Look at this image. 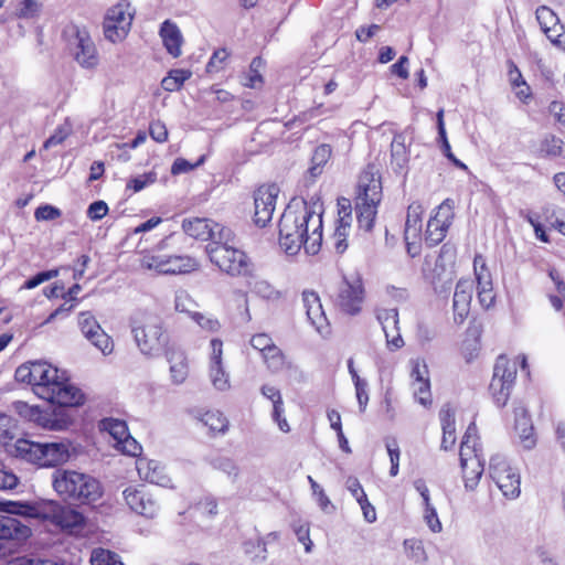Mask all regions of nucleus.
Segmentation results:
<instances>
[{
  "instance_id": "nucleus-1",
  "label": "nucleus",
  "mask_w": 565,
  "mask_h": 565,
  "mask_svg": "<svg viewBox=\"0 0 565 565\" xmlns=\"http://www.w3.org/2000/svg\"><path fill=\"white\" fill-rule=\"evenodd\" d=\"M302 206H288L279 221V246L288 255H297L301 248L316 255L322 244V203L316 179H303L300 185Z\"/></svg>"
},
{
  "instance_id": "nucleus-2",
  "label": "nucleus",
  "mask_w": 565,
  "mask_h": 565,
  "mask_svg": "<svg viewBox=\"0 0 565 565\" xmlns=\"http://www.w3.org/2000/svg\"><path fill=\"white\" fill-rule=\"evenodd\" d=\"M52 486L64 500L84 504L96 502L103 495V487L95 477L76 470L56 469Z\"/></svg>"
},
{
  "instance_id": "nucleus-3",
  "label": "nucleus",
  "mask_w": 565,
  "mask_h": 565,
  "mask_svg": "<svg viewBox=\"0 0 565 565\" xmlns=\"http://www.w3.org/2000/svg\"><path fill=\"white\" fill-rule=\"evenodd\" d=\"M131 333L143 355L158 356L169 342L162 319L150 312H138L131 318Z\"/></svg>"
},
{
  "instance_id": "nucleus-4",
  "label": "nucleus",
  "mask_w": 565,
  "mask_h": 565,
  "mask_svg": "<svg viewBox=\"0 0 565 565\" xmlns=\"http://www.w3.org/2000/svg\"><path fill=\"white\" fill-rule=\"evenodd\" d=\"M15 457L40 467H55L71 457L70 445L64 441L36 443L18 439L14 445Z\"/></svg>"
},
{
  "instance_id": "nucleus-5",
  "label": "nucleus",
  "mask_w": 565,
  "mask_h": 565,
  "mask_svg": "<svg viewBox=\"0 0 565 565\" xmlns=\"http://www.w3.org/2000/svg\"><path fill=\"white\" fill-rule=\"evenodd\" d=\"M477 431L475 423L467 427L459 452L465 488L469 491L478 487L484 471V458Z\"/></svg>"
},
{
  "instance_id": "nucleus-6",
  "label": "nucleus",
  "mask_w": 565,
  "mask_h": 565,
  "mask_svg": "<svg viewBox=\"0 0 565 565\" xmlns=\"http://www.w3.org/2000/svg\"><path fill=\"white\" fill-rule=\"evenodd\" d=\"M382 179H366L359 184L355 198V213L359 228L371 232L377 215V206L383 198Z\"/></svg>"
},
{
  "instance_id": "nucleus-7",
  "label": "nucleus",
  "mask_w": 565,
  "mask_h": 565,
  "mask_svg": "<svg viewBox=\"0 0 565 565\" xmlns=\"http://www.w3.org/2000/svg\"><path fill=\"white\" fill-rule=\"evenodd\" d=\"M63 36L66 41L67 52L81 67L94 70L98 65L97 49L85 28L70 24L64 29Z\"/></svg>"
},
{
  "instance_id": "nucleus-8",
  "label": "nucleus",
  "mask_w": 565,
  "mask_h": 565,
  "mask_svg": "<svg viewBox=\"0 0 565 565\" xmlns=\"http://www.w3.org/2000/svg\"><path fill=\"white\" fill-rule=\"evenodd\" d=\"M210 260L231 276H246L252 270L247 255L236 247L206 245Z\"/></svg>"
},
{
  "instance_id": "nucleus-9",
  "label": "nucleus",
  "mask_w": 565,
  "mask_h": 565,
  "mask_svg": "<svg viewBox=\"0 0 565 565\" xmlns=\"http://www.w3.org/2000/svg\"><path fill=\"white\" fill-rule=\"evenodd\" d=\"M489 476L507 499H516L521 493L520 473L502 455H493L489 462Z\"/></svg>"
},
{
  "instance_id": "nucleus-10",
  "label": "nucleus",
  "mask_w": 565,
  "mask_h": 565,
  "mask_svg": "<svg viewBox=\"0 0 565 565\" xmlns=\"http://www.w3.org/2000/svg\"><path fill=\"white\" fill-rule=\"evenodd\" d=\"M516 377V362L500 355L493 369V376L489 386L494 403L499 407L507 405Z\"/></svg>"
},
{
  "instance_id": "nucleus-11",
  "label": "nucleus",
  "mask_w": 565,
  "mask_h": 565,
  "mask_svg": "<svg viewBox=\"0 0 565 565\" xmlns=\"http://www.w3.org/2000/svg\"><path fill=\"white\" fill-rule=\"evenodd\" d=\"M141 266L163 275L186 274L195 270L198 262L185 255H168L160 252L147 254L141 259Z\"/></svg>"
},
{
  "instance_id": "nucleus-12",
  "label": "nucleus",
  "mask_w": 565,
  "mask_h": 565,
  "mask_svg": "<svg viewBox=\"0 0 565 565\" xmlns=\"http://www.w3.org/2000/svg\"><path fill=\"white\" fill-rule=\"evenodd\" d=\"M364 287L359 275L344 277L334 295V306L343 313L355 316L362 309Z\"/></svg>"
},
{
  "instance_id": "nucleus-13",
  "label": "nucleus",
  "mask_w": 565,
  "mask_h": 565,
  "mask_svg": "<svg viewBox=\"0 0 565 565\" xmlns=\"http://www.w3.org/2000/svg\"><path fill=\"white\" fill-rule=\"evenodd\" d=\"M10 514H0V555H2V541H23L31 535V529L12 514L26 516L32 508L28 504L10 503Z\"/></svg>"
},
{
  "instance_id": "nucleus-14",
  "label": "nucleus",
  "mask_w": 565,
  "mask_h": 565,
  "mask_svg": "<svg viewBox=\"0 0 565 565\" xmlns=\"http://www.w3.org/2000/svg\"><path fill=\"white\" fill-rule=\"evenodd\" d=\"M132 19L134 13L127 2H119L109 8L103 23L105 38L113 43L125 39L131 28Z\"/></svg>"
},
{
  "instance_id": "nucleus-15",
  "label": "nucleus",
  "mask_w": 565,
  "mask_h": 565,
  "mask_svg": "<svg viewBox=\"0 0 565 565\" xmlns=\"http://www.w3.org/2000/svg\"><path fill=\"white\" fill-rule=\"evenodd\" d=\"M455 205L452 199L444 200L428 220L425 232V242L428 246H436L446 237L455 216Z\"/></svg>"
},
{
  "instance_id": "nucleus-16",
  "label": "nucleus",
  "mask_w": 565,
  "mask_h": 565,
  "mask_svg": "<svg viewBox=\"0 0 565 565\" xmlns=\"http://www.w3.org/2000/svg\"><path fill=\"white\" fill-rule=\"evenodd\" d=\"M280 189L276 183H265L254 192V224L260 228L267 226L273 218Z\"/></svg>"
},
{
  "instance_id": "nucleus-17",
  "label": "nucleus",
  "mask_w": 565,
  "mask_h": 565,
  "mask_svg": "<svg viewBox=\"0 0 565 565\" xmlns=\"http://www.w3.org/2000/svg\"><path fill=\"white\" fill-rule=\"evenodd\" d=\"M43 519L64 531H76L85 524V516L76 509L50 501L42 509Z\"/></svg>"
},
{
  "instance_id": "nucleus-18",
  "label": "nucleus",
  "mask_w": 565,
  "mask_h": 565,
  "mask_svg": "<svg viewBox=\"0 0 565 565\" xmlns=\"http://www.w3.org/2000/svg\"><path fill=\"white\" fill-rule=\"evenodd\" d=\"M44 393V399L52 404H56L63 407H75L84 404V393L72 384L63 375L58 379V382L53 384V387L42 388Z\"/></svg>"
},
{
  "instance_id": "nucleus-19",
  "label": "nucleus",
  "mask_w": 565,
  "mask_h": 565,
  "mask_svg": "<svg viewBox=\"0 0 565 565\" xmlns=\"http://www.w3.org/2000/svg\"><path fill=\"white\" fill-rule=\"evenodd\" d=\"M78 326L83 335L104 355H108L114 351L113 339L102 329L96 318L89 311L78 315Z\"/></svg>"
},
{
  "instance_id": "nucleus-20",
  "label": "nucleus",
  "mask_w": 565,
  "mask_h": 565,
  "mask_svg": "<svg viewBox=\"0 0 565 565\" xmlns=\"http://www.w3.org/2000/svg\"><path fill=\"white\" fill-rule=\"evenodd\" d=\"M122 497L132 512L145 518H154L159 511L157 501L143 489L128 487L122 491Z\"/></svg>"
},
{
  "instance_id": "nucleus-21",
  "label": "nucleus",
  "mask_w": 565,
  "mask_h": 565,
  "mask_svg": "<svg viewBox=\"0 0 565 565\" xmlns=\"http://www.w3.org/2000/svg\"><path fill=\"white\" fill-rule=\"evenodd\" d=\"M376 318L385 334L387 348L392 351L401 349L404 345V340L399 332L397 309H380Z\"/></svg>"
},
{
  "instance_id": "nucleus-22",
  "label": "nucleus",
  "mask_w": 565,
  "mask_h": 565,
  "mask_svg": "<svg viewBox=\"0 0 565 565\" xmlns=\"http://www.w3.org/2000/svg\"><path fill=\"white\" fill-rule=\"evenodd\" d=\"M303 308L306 309L308 321L321 335L329 333V323L323 311L320 298L317 292L305 290L302 292Z\"/></svg>"
},
{
  "instance_id": "nucleus-23",
  "label": "nucleus",
  "mask_w": 565,
  "mask_h": 565,
  "mask_svg": "<svg viewBox=\"0 0 565 565\" xmlns=\"http://www.w3.org/2000/svg\"><path fill=\"white\" fill-rule=\"evenodd\" d=\"M473 282L469 279H460L455 289L452 308L454 318L458 323H462L470 311L472 300Z\"/></svg>"
},
{
  "instance_id": "nucleus-24",
  "label": "nucleus",
  "mask_w": 565,
  "mask_h": 565,
  "mask_svg": "<svg viewBox=\"0 0 565 565\" xmlns=\"http://www.w3.org/2000/svg\"><path fill=\"white\" fill-rule=\"evenodd\" d=\"M62 375L58 370L46 362H33V390L36 395L44 399L42 388H52Z\"/></svg>"
},
{
  "instance_id": "nucleus-25",
  "label": "nucleus",
  "mask_w": 565,
  "mask_h": 565,
  "mask_svg": "<svg viewBox=\"0 0 565 565\" xmlns=\"http://www.w3.org/2000/svg\"><path fill=\"white\" fill-rule=\"evenodd\" d=\"M137 471L141 479L150 483L160 487H169L171 483V479L166 473L164 467L156 460L138 459Z\"/></svg>"
},
{
  "instance_id": "nucleus-26",
  "label": "nucleus",
  "mask_w": 565,
  "mask_h": 565,
  "mask_svg": "<svg viewBox=\"0 0 565 565\" xmlns=\"http://www.w3.org/2000/svg\"><path fill=\"white\" fill-rule=\"evenodd\" d=\"M515 417V430L519 434L520 443L526 450H531L536 445V438L534 437V428L531 422L527 411L522 406L514 407Z\"/></svg>"
},
{
  "instance_id": "nucleus-27",
  "label": "nucleus",
  "mask_w": 565,
  "mask_h": 565,
  "mask_svg": "<svg viewBox=\"0 0 565 565\" xmlns=\"http://www.w3.org/2000/svg\"><path fill=\"white\" fill-rule=\"evenodd\" d=\"M163 46L172 57H179L182 54L183 36L178 25L169 20H166L160 28L159 32Z\"/></svg>"
},
{
  "instance_id": "nucleus-28",
  "label": "nucleus",
  "mask_w": 565,
  "mask_h": 565,
  "mask_svg": "<svg viewBox=\"0 0 565 565\" xmlns=\"http://www.w3.org/2000/svg\"><path fill=\"white\" fill-rule=\"evenodd\" d=\"M408 151L406 136L396 134L391 143V167L395 174H407Z\"/></svg>"
},
{
  "instance_id": "nucleus-29",
  "label": "nucleus",
  "mask_w": 565,
  "mask_h": 565,
  "mask_svg": "<svg viewBox=\"0 0 565 565\" xmlns=\"http://www.w3.org/2000/svg\"><path fill=\"white\" fill-rule=\"evenodd\" d=\"M167 360L170 364L172 383L177 385L184 383L189 375V364L185 353L181 350L168 351Z\"/></svg>"
},
{
  "instance_id": "nucleus-30",
  "label": "nucleus",
  "mask_w": 565,
  "mask_h": 565,
  "mask_svg": "<svg viewBox=\"0 0 565 565\" xmlns=\"http://www.w3.org/2000/svg\"><path fill=\"white\" fill-rule=\"evenodd\" d=\"M424 213V206L419 202H413L408 205L406 222H405V241L409 245V241L417 239L422 232V215Z\"/></svg>"
},
{
  "instance_id": "nucleus-31",
  "label": "nucleus",
  "mask_w": 565,
  "mask_h": 565,
  "mask_svg": "<svg viewBox=\"0 0 565 565\" xmlns=\"http://www.w3.org/2000/svg\"><path fill=\"white\" fill-rule=\"evenodd\" d=\"M213 222L204 217L185 218L182 222V230L195 239L210 241Z\"/></svg>"
},
{
  "instance_id": "nucleus-32",
  "label": "nucleus",
  "mask_w": 565,
  "mask_h": 565,
  "mask_svg": "<svg viewBox=\"0 0 565 565\" xmlns=\"http://www.w3.org/2000/svg\"><path fill=\"white\" fill-rule=\"evenodd\" d=\"M332 156V148L330 145L321 143L313 150L311 157V164L308 169L310 177H319L324 172V167L328 164Z\"/></svg>"
},
{
  "instance_id": "nucleus-33",
  "label": "nucleus",
  "mask_w": 565,
  "mask_h": 565,
  "mask_svg": "<svg viewBox=\"0 0 565 565\" xmlns=\"http://www.w3.org/2000/svg\"><path fill=\"white\" fill-rule=\"evenodd\" d=\"M473 270L477 280V294L483 291H493L492 276L481 255H476L473 259Z\"/></svg>"
},
{
  "instance_id": "nucleus-34",
  "label": "nucleus",
  "mask_w": 565,
  "mask_h": 565,
  "mask_svg": "<svg viewBox=\"0 0 565 565\" xmlns=\"http://www.w3.org/2000/svg\"><path fill=\"white\" fill-rule=\"evenodd\" d=\"M352 222H347L343 220L335 221V227L333 234L331 235V242L334 250L338 254H343L348 249V237L351 232Z\"/></svg>"
},
{
  "instance_id": "nucleus-35",
  "label": "nucleus",
  "mask_w": 565,
  "mask_h": 565,
  "mask_svg": "<svg viewBox=\"0 0 565 565\" xmlns=\"http://www.w3.org/2000/svg\"><path fill=\"white\" fill-rule=\"evenodd\" d=\"M210 241L209 245H222L224 247H235L237 243L232 228L215 222H213Z\"/></svg>"
},
{
  "instance_id": "nucleus-36",
  "label": "nucleus",
  "mask_w": 565,
  "mask_h": 565,
  "mask_svg": "<svg viewBox=\"0 0 565 565\" xmlns=\"http://www.w3.org/2000/svg\"><path fill=\"white\" fill-rule=\"evenodd\" d=\"M536 20L541 25L543 32L563 30V24L556 13L546 6H541L536 9Z\"/></svg>"
},
{
  "instance_id": "nucleus-37",
  "label": "nucleus",
  "mask_w": 565,
  "mask_h": 565,
  "mask_svg": "<svg viewBox=\"0 0 565 565\" xmlns=\"http://www.w3.org/2000/svg\"><path fill=\"white\" fill-rule=\"evenodd\" d=\"M100 429L108 431L114 438L116 444L122 440V438L129 437L128 427L125 420L117 418H104L100 420Z\"/></svg>"
},
{
  "instance_id": "nucleus-38",
  "label": "nucleus",
  "mask_w": 565,
  "mask_h": 565,
  "mask_svg": "<svg viewBox=\"0 0 565 565\" xmlns=\"http://www.w3.org/2000/svg\"><path fill=\"white\" fill-rule=\"evenodd\" d=\"M192 73L188 70H171L161 81V86L167 92L179 90L184 82L191 77Z\"/></svg>"
},
{
  "instance_id": "nucleus-39",
  "label": "nucleus",
  "mask_w": 565,
  "mask_h": 565,
  "mask_svg": "<svg viewBox=\"0 0 565 565\" xmlns=\"http://www.w3.org/2000/svg\"><path fill=\"white\" fill-rule=\"evenodd\" d=\"M200 422L212 433L224 434L228 427L226 417L220 412L207 411L201 415Z\"/></svg>"
},
{
  "instance_id": "nucleus-40",
  "label": "nucleus",
  "mask_w": 565,
  "mask_h": 565,
  "mask_svg": "<svg viewBox=\"0 0 565 565\" xmlns=\"http://www.w3.org/2000/svg\"><path fill=\"white\" fill-rule=\"evenodd\" d=\"M262 356L264 363L271 373H278L282 371L284 369L287 367V364L289 363L286 361L285 354L277 345L275 348H271L270 351L266 352Z\"/></svg>"
},
{
  "instance_id": "nucleus-41",
  "label": "nucleus",
  "mask_w": 565,
  "mask_h": 565,
  "mask_svg": "<svg viewBox=\"0 0 565 565\" xmlns=\"http://www.w3.org/2000/svg\"><path fill=\"white\" fill-rule=\"evenodd\" d=\"M407 557L416 564H423L427 561V554L423 542L417 539H407L403 543Z\"/></svg>"
},
{
  "instance_id": "nucleus-42",
  "label": "nucleus",
  "mask_w": 565,
  "mask_h": 565,
  "mask_svg": "<svg viewBox=\"0 0 565 565\" xmlns=\"http://www.w3.org/2000/svg\"><path fill=\"white\" fill-rule=\"evenodd\" d=\"M209 374L214 388L222 392L230 388V375L223 363L209 365Z\"/></svg>"
},
{
  "instance_id": "nucleus-43",
  "label": "nucleus",
  "mask_w": 565,
  "mask_h": 565,
  "mask_svg": "<svg viewBox=\"0 0 565 565\" xmlns=\"http://www.w3.org/2000/svg\"><path fill=\"white\" fill-rule=\"evenodd\" d=\"M90 563L92 565H125L116 553L102 547L93 550Z\"/></svg>"
},
{
  "instance_id": "nucleus-44",
  "label": "nucleus",
  "mask_w": 565,
  "mask_h": 565,
  "mask_svg": "<svg viewBox=\"0 0 565 565\" xmlns=\"http://www.w3.org/2000/svg\"><path fill=\"white\" fill-rule=\"evenodd\" d=\"M252 292L257 295L258 297L276 301L281 297V292L276 289L271 284H269L267 280H256L252 286Z\"/></svg>"
},
{
  "instance_id": "nucleus-45",
  "label": "nucleus",
  "mask_w": 565,
  "mask_h": 565,
  "mask_svg": "<svg viewBox=\"0 0 565 565\" xmlns=\"http://www.w3.org/2000/svg\"><path fill=\"white\" fill-rule=\"evenodd\" d=\"M191 319L205 332L215 333L221 329L220 321L211 315L195 311L191 313Z\"/></svg>"
},
{
  "instance_id": "nucleus-46",
  "label": "nucleus",
  "mask_w": 565,
  "mask_h": 565,
  "mask_svg": "<svg viewBox=\"0 0 565 565\" xmlns=\"http://www.w3.org/2000/svg\"><path fill=\"white\" fill-rule=\"evenodd\" d=\"M412 388L415 399L423 406L428 407L431 405V392H430V382L428 381H419L412 382Z\"/></svg>"
},
{
  "instance_id": "nucleus-47",
  "label": "nucleus",
  "mask_w": 565,
  "mask_h": 565,
  "mask_svg": "<svg viewBox=\"0 0 565 565\" xmlns=\"http://www.w3.org/2000/svg\"><path fill=\"white\" fill-rule=\"evenodd\" d=\"M308 481L310 483L313 495L317 498L320 509L326 513L333 512L334 505L331 503L330 499L324 493L320 484L317 483L311 476H308Z\"/></svg>"
},
{
  "instance_id": "nucleus-48",
  "label": "nucleus",
  "mask_w": 565,
  "mask_h": 565,
  "mask_svg": "<svg viewBox=\"0 0 565 565\" xmlns=\"http://www.w3.org/2000/svg\"><path fill=\"white\" fill-rule=\"evenodd\" d=\"M206 156L202 154L199 157V159L195 162H190L186 159L183 158H177L171 167V173L182 174V173H190L194 170V168L202 166L205 162Z\"/></svg>"
},
{
  "instance_id": "nucleus-49",
  "label": "nucleus",
  "mask_w": 565,
  "mask_h": 565,
  "mask_svg": "<svg viewBox=\"0 0 565 565\" xmlns=\"http://www.w3.org/2000/svg\"><path fill=\"white\" fill-rule=\"evenodd\" d=\"M72 132V125L68 121L60 125L54 134L47 138L43 145L44 149H50L54 146L61 145Z\"/></svg>"
},
{
  "instance_id": "nucleus-50",
  "label": "nucleus",
  "mask_w": 565,
  "mask_h": 565,
  "mask_svg": "<svg viewBox=\"0 0 565 565\" xmlns=\"http://www.w3.org/2000/svg\"><path fill=\"white\" fill-rule=\"evenodd\" d=\"M42 3L39 0H23L17 10V17L20 19H33L41 12Z\"/></svg>"
},
{
  "instance_id": "nucleus-51",
  "label": "nucleus",
  "mask_w": 565,
  "mask_h": 565,
  "mask_svg": "<svg viewBox=\"0 0 565 565\" xmlns=\"http://www.w3.org/2000/svg\"><path fill=\"white\" fill-rule=\"evenodd\" d=\"M7 565H68L65 561L60 558H32V557H17L8 562Z\"/></svg>"
},
{
  "instance_id": "nucleus-52",
  "label": "nucleus",
  "mask_w": 565,
  "mask_h": 565,
  "mask_svg": "<svg viewBox=\"0 0 565 565\" xmlns=\"http://www.w3.org/2000/svg\"><path fill=\"white\" fill-rule=\"evenodd\" d=\"M57 276H58V269H50V270L40 271L36 275H34L33 277H31L30 279L25 280L23 282V285L20 287V289H33V288L40 286L41 284H43L52 278H55Z\"/></svg>"
},
{
  "instance_id": "nucleus-53",
  "label": "nucleus",
  "mask_w": 565,
  "mask_h": 565,
  "mask_svg": "<svg viewBox=\"0 0 565 565\" xmlns=\"http://www.w3.org/2000/svg\"><path fill=\"white\" fill-rule=\"evenodd\" d=\"M542 151L552 156L565 157V142L555 136H551L543 141Z\"/></svg>"
},
{
  "instance_id": "nucleus-54",
  "label": "nucleus",
  "mask_w": 565,
  "mask_h": 565,
  "mask_svg": "<svg viewBox=\"0 0 565 565\" xmlns=\"http://www.w3.org/2000/svg\"><path fill=\"white\" fill-rule=\"evenodd\" d=\"M411 364H412V371H411L412 382L429 380L428 367L424 360L415 359V360L411 361Z\"/></svg>"
},
{
  "instance_id": "nucleus-55",
  "label": "nucleus",
  "mask_w": 565,
  "mask_h": 565,
  "mask_svg": "<svg viewBox=\"0 0 565 565\" xmlns=\"http://www.w3.org/2000/svg\"><path fill=\"white\" fill-rule=\"evenodd\" d=\"M250 345L263 354L275 348L273 339L266 333H258L252 337Z\"/></svg>"
},
{
  "instance_id": "nucleus-56",
  "label": "nucleus",
  "mask_w": 565,
  "mask_h": 565,
  "mask_svg": "<svg viewBox=\"0 0 565 565\" xmlns=\"http://www.w3.org/2000/svg\"><path fill=\"white\" fill-rule=\"evenodd\" d=\"M18 477L2 463H0V490H11L18 484Z\"/></svg>"
},
{
  "instance_id": "nucleus-57",
  "label": "nucleus",
  "mask_w": 565,
  "mask_h": 565,
  "mask_svg": "<svg viewBox=\"0 0 565 565\" xmlns=\"http://www.w3.org/2000/svg\"><path fill=\"white\" fill-rule=\"evenodd\" d=\"M213 467L223 471L228 477L235 479L238 476V468L235 462L230 458H216L213 460Z\"/></svg>"
},
{
  "instance_id": "nucleus-58",
  "label": "nucleus",
  "mask_w": 565,
  "mask_h": 565,
  "mask_svg": "<svg viewBox=\"0 0 565 565\" xmlns=\"http://www.w3.org/2000/svg\"><path fill=\"white\" fill-rule=\"evenodd\" d=\"M61 216V211L49 204L39 206L34 212L36 221H53Z\"/></svg>"
},
{
  "instance_id": "nucleus-59",
  "label": "nucleus",
  "mask_w": 565,
  "mask_h": 565,
  "mask_svg": "<svg viewBox=\"0 0 565 565\" xmlns=\"http://www.w3.org/2000/svg\"><path fill=\"white\" fill-rule=\"evenodd\" d=\"M424 520L431 532L439 533L443 530L437 511L433 505L424 508Z\"/></svg>"
},
{
  "instance_id": "nucleus-60",
  "label": "nucleus",
  "mask_w": 565,
  "mask_h": 565,
  "mask_svg": "<svg viewBox=\"0 0 565 565\" xmlns=\"http://www.w3.org/2000/svg\"><path fill=\"white\" fill-rule=\"evenodd\" d=\"M194 305L195 303L192 301V299L189 297L186 292L177 294L174 300V308L178 312H184L189 315V317L191 318V313L195 312L194 310L191 309Z\"/></svg>"
},
{
  "instance_id": "nucleus-61",
  "label": "nucleus",
  "mask_w": 565,
  "mask_h": 565,
  "mask_svg": "<svg viewBox=\"0 0 565 565\" xmlns=\"http://www.w3.org/2000/svg\"><path fill=\"white\" fill-rule=\"evenodd\" d=\"M13 437L12 418L9 415L0 414V443L7 444Z\"/></svg>"
},
{
  "instance_id": "nucleus-62",
  "label": "nucleus",
  "mask_w": 565,
  "mask_h": 565,
  "mask_svg": "<svg viewBox=\"0 0 565 565\" xmlns=\"http://www.w3.org/2000/svg\"><path fill=\"white\" fill-rule=\"evenodd\" d=\"M108 213V205L104 201H95L87 209V217L92 221H99Z\"/></svg>"
},
{
  "instance_id": "nucleus-63",
  "label": "nucleus",
  "mask_w": 565,
  "mask_h": 565,
  "mask_svg": "<svg viewBox=\"0 0 565 565\" xmlns=\"http://www.w3.org/2000/svg\"><path fill=\"white\" fill-rule=\"evenodd\" d=\"M116 446L120 448L122 452L132 457H136L141 452V446L130 435L127 438H122V440L116 444Z\"/></svg>"
},
{
  "instance_id": "nucleus-64",
  "label": "nucleus",
  "mask_w": 565,
  "mask_h": 565,
  "mask_svg": "<svg viewBox=\"0 0 565 565\" xmlns=\"http://www.w3.org/2000/svg\"><path fill=\"white\" fill-rule=\"evenodd\" d=\"M149 134L157 142H164L168 138V130L163 122L157 120L152 121L149 126Z\"/></svg>"
}]
</instances>
